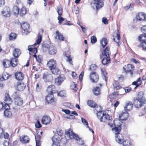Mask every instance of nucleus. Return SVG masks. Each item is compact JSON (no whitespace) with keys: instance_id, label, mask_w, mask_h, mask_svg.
Instances as JSON below:
<instances>
[{"instance_id":"f257e3e1","label":"nucleus","mask_w":146,"mask_h":146,"mask_svg":"<svg viewBox=\"0 0 146 146\" xmlns=\"http://www.w3.org/2000/svg\"><path fill=\"white\" fill-rule=\"evenodd\" d=\"M143 95V92H139L137 97L134 100V105L136 108H140L146 104V100Z\"/></svg>"},{"instance_id":"f03ea898","label":"nucleus","mask_w":146,"mask_h":146,"mask_svg":"<svg viewBox=\"0 0 146 146\" xmlns=\"http://www.w3.org/2000/svg\"><path fill=\"white\" fill-rule=\"evenodd\" d=\"M66 134L69 136L70 139H74L77 141V143L79 144L82 146L84 144V141L82 139L80 138L78 135L75 133L73 132L71 128L65 131Z\"/></svg>"},{"instance_id":"7ed1b4c3","label":"nucleus","mask_w":146,"mask_h":146,"mask_svg":"<svg viewBox=\"0 0 146 146\" xmlns=\"http://www.w3.org/2000/svg\"><path fill=\"white\" fill-rule=\"evenodd\" d=\"M111 130L115 134L116 141L118 143H122L124 140L123 136L120 133L121 128H112Z\"/></svg>"},{"instance_id":"20e7f679","label":"nucleus","mask_w":146,"mask_h":146,"mask_svg":"<svg viewBox=\"0 0 146 146\" xmlns=\"http://www.w3.org/2000/svg\"><path fill=\"white\" fill-rule=\"evenodd\" d=\"M111 128H122L125 127V124L121 120L118 119H115L113 121V125L111 124H108Z\"/></svg>"},{"instance_id":"39448f33","label":"nucleus","mask_w":146,"mask_h":146,"mask_svg":"<svg viewBox=\"0 0 146 146\" xmlns=\"http://www.w3.org/2000/svg\"><path fill=\"white\" fill-rule=\"evenodd\" d=\"M98 118L101 122H106L110 119V117L108 114L103 112H99L98 114Z\"/></svg>"},{"instance_id":"423d86ee","label":"nucleus","mask_w":146,"mask_h":146,"mask_svg":"<svg viewBox=\"0 0 146 146\" xmlns=\"http://www.w3.org/2000/svg\"><path fill=\"white\" fill-rule=\"evenodd\" d=\"M104 1L94 2L91 4V6L94 9L96 8L98 10L100 9L104 6Z\"/></svg>"},{"instance_id":"0eeeda50","label":"nucleus","mask_w":146,"mask_h":146,"mask_svg":"<svg viewBox=\"0 0 146 146\" xmlns=\"http://www.w3.org/2000/svg\"><path fill=\"white\" fill-rule=\"evenodd\" d=\"M37 132L38 136L37 137L35 136V138L36 141V146H40V138H41V136L42 133V132L40 129L36 130V129Z\"/></svg>"},{"instance_id":"6e6552de","label":"nucleus","mask_w":146,"mask_h":146,"mask_svg":"<svg viewBox=\"0 0 146 146\" xmlns=\"http://www.w3.org/2000/svg\"><path fill=\"white\" fill-rule=\"evenodd\" d=\"M90 80L93 82H97L99 79L98 75L95 72H91L90 74Z\"/></svg>"},{"instance_id":"1a4fd4ad","label":"nucleus","mask_w":146,"mask_h":146,"mask_svg":"<svg viewBox=\"0 0 146 146\" xmlns=\"http://www.w3.org/2000/svg\"><path fill=\"white\" fill-rule=\"evenodd\" d=\"M43 79L45 82H49L53 80L52 75L48 72L44 73L43 74Z\"/></svg>"},{"instance_id":"9d476101","label":"nucleus","mask_w":146,"mask_h":146,"mask_svg":"<svg viewBox=\"0 0 146 146\" xmlns=\"http://www.w3.org/2000/svg\"><path fill=\"white\" fill-rule=\"evenodd\" d=\"M134 66L131 64H128L126 66V70L124 67L123 69L125 70L127 74H130V75L132 76L133 74V71L134 70Z\"/></svg>"},{"instance_id":"9b49d317","label":"nucleus","mask_w":146,"mask_h":146,"mask_svg":"<svg viewBox=\"0 0 146 146\" xmlns=\"http://www.w3.org/2000/svg\"><path fill=\"white\" fill-rule=\"evenodd\" d=\"M47 65L50 70L55 68L56 67V61L53 59H50L47 63Z\"/></svg>"},{"instance_id":"f8f14e48","label":"nucleus","mask_w":146,"mask_h":146,"mask_svg":"<svg viewBox=\"0 0 146 146\" xmlns=\"http://www.w3.org/2000/svg\"><path fill=\"white\" fill-rule=\"evenodd\" d=\"M51 121V119L50 117L48 115H44L42 118L41 122L42 123L45 125H47L49 124Z\"/></svg>"},{"instance_id":"ddd939ff","label":"nucleus","mask_w":146,"mask_h":146,"mask_svg":"<svg viewBox=\"0 0 146 146\" xmlns=\"http://www.w3.org/2000/svg\"><path fill=\"white\" fill-rule=\"evenodd\" d=\"M136 18L140 21H146V14L143 12L138 13L136 15Z\"/></svg>"},{"instance_id":"4468645a","label":"nucleus","mask_w":146,"mask_h":146,"mask_svg":"<svg viewBox=\"0 0 146 146\" xmlns=\"http://www.w3.org/2000/svg\"><path fill=\"white\" fill-rule=\"evenodd\" d=\"M17 90L19 91H23L26 87L25 84L21 82H18L15 86Z\"/></svg>"},{"instance_id":"2eb2a0df","label":"nucleus","mask_w":146,"mask_h":146,"mask_svg":"<svg viewBox=\"0 0 146 146\" xmlns=\"http://www.w3.org/2000/svg\"><path fill=\"white\" fill-rule=\"evenodd\" d=\"M60 139V137L57 136H54L52 138V140L53 143L52 146H60V144L59 141Z\"/></svg>"},{"instance_id":"dca6fc26","label":"nucleus","mask_w":146,"mask_h":146,"mask_svg":"<svg viewBox=\"0 0 146 146\" xmlns=\"http://www.w3.org/2000/svg\"><path fill=\"white\" fill-rule=\"evenodd\" d=\"M4 16L6 17H9L10 16V10L8 7H4L1 12Z\"/></svg>"},{"instance_id":"f3484780","label":"nucleus","mask_w":146,"mask_h":146,"mask_svg":"<svg viewBox=\"0 0 146 146\" xmlns=\"http://www.w3.org/2000/svg\"><path fill=\"white\" fill-rule=\"evenodd\" d=\"M45 100L48 104H51L55 100L53 94H48L46 97Z\"/></svg>"},{"instance_id":"a211bd4d","label":"nucleus","mask_w":146,"mask_h":146,"mask_svg":"<svg viewBox=\"0 0 146 146\" xmlns=\"http://www.w3.org/2000/svg\"><path fill=\"white\" fill-rule=\"evenodd\" d=\"M14 103L15 105L21 106L23 104V101L19 97L17 96L14 99Z\"/></svg>"},{"instance_id":"6ab92c4d","label":"nucleus","mask_w":146,"mask_h":146,"mask_svg":"<svg viewBox=\"0 0 146 146\" xmlns=\"http://www.w3.org/2000/svg\"><path fill=\"white\" fill-rule=\"evenodd\" d=\"M102 54L103 56L110 57L111 52L110 50V48L109 47H106L102 52Z\"/></svg>"},{"instance_id":"aec40b11","label":"nucleus","mask_w":146,"mask_h":146,"mask_svg":"<svg viewBox=\"0 0 146 146\" xmlns=\"http://www.w3.org/2000/svg\"><path fill=\"white\" fill-rule=\"evenodd\" d=\"M129 116V114L127 112H124L119 115V119L121 121L126 120Z\"/></svg>"},{"instance_id":"412c9836","label":"nucleus","mask_w":146,"mask_h":146,"mask_svg":"<svg viewBox=\"0 0 146 146\" xmlns=\"http://www.w3.org/2000/svg\"><path fill=\"white\" fill-rule=\"evenodd\" d=\"M20 140L22 143H26L29 142V139L27 136L23 135L20 137Z\"/></svg>"},{"instance_id":"4be33fe9","label":"nucleus","mask_w":146,"mask_h":146,"mask_svg":"<svg viewBox=\"0 0 146 146\" xmlns=\"http://www.w3.org/2000/svg\"><path fill=\"white\" fill-rule=\"evenodd\" d=\"M15 76L16 79L18 80H22L24 78L23 74L21 72H16Z\"/></svg>"},{"instance_id":"5701e85b","label":"nucleus","mask_w":146,"mask_h":146,"mask_svg":"<svg viewBox=\"0 0 146 146\" xmlns=\"http://www.w3.org/2000/svg\"><path fill=\"white\" fill-rule=\"evenodd\" d=\"M48 50L49 53L51 55L55 54L57 52L56 48L53 45L50 46Z\"/></svg>"},{"instance_id":"b1692460","label":"nucleus","mask_w":146,"mask_h":146,"mask_svg":"<svg viewBox=\"0 0 146 146\" xmlns=\"http://www.w3.org/2000/svg\"><path fill=\"white\" fill-rule=\"evenodd\" d=\"M4 103L11 104L12 102V100L9 94L8 93H6L4 98Z\"/></svg>"},{"instance_id":"393cba45","label":"nucleus","mask_w":146,"mask_h":146,"mask_svg":"<svg viewBox=\"0 0 146 146\" xmlns=\"http://www.w3.org/2000/svg\"><path fill=\"white\" fill-rule=\"evenodd\" d=\"M133 106V104L131 102L128 101L126 103L125 106L124 107L125 110V111H129L131 110Z\"/></svg>"},{"instance_id":"a878e982","label":"nucleus","mask_w":146,"mask_h":146,"mask_svg":"<svg viewBox=\"0 0 146 146\" xmlns=\"http://www.w3.org/2000/svg\"><path fill=\"white\" fill-rule=\"evenodd\" d=\"M42 33H38V39L36 40V42L34 44V45H36L39 44L41 43L42 40V33L43 32V30H42Z\"/></svg>"},{"instance_id":"bb28decb","label":"nucleus","mask_w":146,"mask_h":146,"mask_svg":"<svg viewBox=\"0 0 146 146\" xmlns=\"http://www.w3.org/2000/svg\"><path fill=\"white\" fill-rule=\"evenodd\" d=\"M21 54V52L19 49L15 48L13 52V55L16 58H18Z\"/></svg>"},{"instance_id":"cd10ccee","label":"nucleus","mask_w":146,"mask_h":146,"mask_svg":"<svg viewBox=\"0 0 146 146\" xmlns=\"http://www.w3.org/2000/svg\"><path fill=\"white\" fill-rule=\"evenodd\" d=\"M142 83V82L140 78H138L136 81H134L132 83L133 85H135V86L134 87V89L136 88L137 87L140 85Z\"/></svg>"},{"instance_id":"c85d7f7f","label":"nucleus","mask_w":146,"mask_h":146,"mask_svg":"<svg viewBox=\"0 0 146 146\" xmlns=\"http://www.w3.org/2000/svg\"><path fill=\"white\" fill-rule=\"evenodd\" d=\"M56 38H58V40L64 41V37L61 33H60L58 31H56Z\"/></svg>"},{"instance_id":"c756f323","label":"nucleus","mask_w":146,"mask_h":146,"mask_svg":"<svg viewBox=\"0 0 146 146\" xmlns=\"http://www.w3.org/2000/svg\"><path fill=\"white\" fill-rule=\"evenodd\" d=\"M55 90V87L53 85H51L48 86L47 90V91L48 94H53V91Z\"/></svg>"},{"instance_id":"7c9ffc66","label":"nucleus","mask_w":146,"mask_h":146,"mask_svg":"<svg viewBox=\"0 0 146 146\" xmlns=\"http://www.w3.org/2000/svg\"><path fill=\"white\" fill-rule=\"evenodd\" d=\"M21 25V28L24 31H27L29 28V25L27 22L23 23Z\"/></svg>"},{"instance_id":"2f4dec72","label":"nucleus","mask_w":146,"mask_h":146,"mask_svg":"<svg viewBox=\"0 0 146 146\" xmlns=\"http://www.w3.org/2000/svg\"><path fill=\"white\" fill-rule=\"evenodd\" d=\"M110 60V57L105 56L104 57L102 60V62L103 65H106L108 64Z\"/></svg>"},{"instance_id":"473e14b6","label":"nucleus","mask_w":146,"mask_h":146,"mask_svg":"<svg viewBox=\"0 0 146 146\" xmlns=\"http://www.w3.org/2000/svg\"><path fill=\"white\" fill-rule=\"evenodd\" d=\"M101 71L103 78L105 80L106 82H107L108 80L107 73L104 69H101Z\"/></svg>"},{"instance_id":"72a5a7b5","label":"nucleus","mask_w":146,"mask_h":146,"mask_svg":"<svg viewBox=\"0 0 146 146\" xmlns=\"http://www.w3.org/2000/svg\"><path fill=\"white\" fill-rule=\"evenodd\" d=\"M95 108L93 110L94 111V113H96L97 115V117H98V114L99 112H103L102 111V108L101 106H97L96 107V106Z\"/></svg>"},{"instance_id":"f704fd0d","label":"nucleus","mask_w":146,"mask_h":146,"mask_svg":"<svg viewBox=\"0 0 146 146\" xmlns=\"http://www.w3.org/2000/svg\"><path fill=\"white\" fill-rule=\"evenodd\" d=\"M139 39L141 43L146 41V34H143L140 35L139 36Z\"/></svg>"},{"instance_id":"c9c22d12","label":"nucleus","mask_w":146,"mask_h":146,"mask_svg":"<svg viewBox=\"0 0 146 146\" xmlns=\"http://www.w3.org/2000/svg\"><path fill=\"white\" fill-rule=\"evenodd\" d=\"M93 91L95 95L98 96L100 94V89L98 87L94 88Z\"/></svg>"},{"instance_id":"e433bc0d","label":"nucleus","mask_w":146,"mask_h":146,"mask_svg":"<svg viewBox=\"0 0 146 146\" xmlns=\"http://www.w3.org/2000/svg\"><path fill=\"white\" fill-rule=\"evenodd\" d=\"M120 38V35H119V33L118 32L117 33V36L113 39V40L115 42L118 46H119V42Z\"/></svg>"},{"instance_id":"4c0bfd02","label":"nucleus","mask_w":146,"mask_h":146,"mask_svg":"<svg viewBox=\"0 0 146 146\" xmlns=\"http://www.w3.org/2000/svg\"><path fill=\"white\" fill-rule=\"evenodd\" d=\"M10 62L11 65L13 67H15L17 64V60L15 58H11Z\"/></svg>"},{"instance_id":"58836bf2","label":"nucleus","mask_w":146,"mask_h":146,"mask_svg":"<svg viewBox=\"0 0 146 146\" xmlns=\"http://www.w3.org/2000/svg\"><path fill=\"white\" fill-rule=\"evenodd\" d=\"M3 65L5 67L8 68L10 66L11 63L9 61L7 60H5L3 62Z\"/></svg>"},{"instance_id":"ea45409f","label":"nucleus","mask_w":146,"mask_h":146,"mask_svg":"<svg viewBox=\"0 0 146 146\" xmlns=\"http://www.w3.org/2000/svg\"><path fill=\"white\" fill-rule=\"evenodd\" d=\"M87 104L90 107L95 108L96 106V103L93 101L88 100L87 102Z\"/></svg>"},{"instance_id":"a19ab883","label":"nucleus","mask_w":146,"mask_h":146,"mask_svg":"<svg viewBox=\"0 0 146 146\" xmlns=\"http://www.w3.org/2000/svg\"><path fill=\"white\" fill-rule=\"evenodd\" d=\"M113 86L114 89L117 90L121 87V86L118 84V82L114 81L113 84Z\"/></svg>"},{"instance_id":"79ce46f5","label":"nucleus","mask_w":146,"mask_h":146,"mask_svg":"<svg viewBox=\"0 0 146 146\" xmlns=\"http://www.w3.org/2000/svg\"><path fill=\"white\" fill-rule=\"evenodd\" d=\"M48 44L46 42H43L42 44V48L44 52L48 50L49 46Z\"/></svg>"},{"instance_id":"37998d69","label":"nucleus","mask_w":146,"mask_h":146,"mask_svg":"<svg viewBox=\"0 0 146 146\" xmlns=\"http://www.w3.org/2000/svg\"><path fill=\"white\" fill-rule=\"evenodd\" d=\"M107 44V39L106 38H102L100 40V44L103 48H104Z\"/></svg>"},{"instance_id":"c03bdc74","label":"nucleus","mask_w":146,"mask_h":146,"mask_svg":"<svg viewBox=\"0 0 146 146\" xmlns=\"http://www.w3.org/2000/svg\"><path fill=\"white\" fill-rule=\"evenodd\" d=\"M52 73L54 75H56L60 73L59 70L58 68H57L56 67H55V68L52 69V70H50Z\"/></svg>"},{"instance_id":"a18cd8bd","label":"nucleus","mask_w":146,"mask_h":146,"mask_svg":"<svg viewBox=\"0 0 146 146\" xmlns=\"http://www.w3.org/2000/svg\"><path fill=\"white\" fill-rule=\"evenodd\" d=\"M122 143L123 146H131V142L129 140H125Z\"/></svg>"},{"instance_id":"49530a36","label":"nucleus","mask_w":146,"mask_h":146,"mask_svg":"<svg viewBox=\"0 0 146 146\" xmlns=\"http://www.w3.org/2000/svg\"><path fill=\"white\" fill-rule=\"evenodd\" d=\"M13 11L14 15H18L19 12V8L16 6L14 7Z\"/></svg>"},{"instance_id":"de8ad7c7","label":"nucleus","mask_w":146,"mask_h":146,"mask_svg":"<svg viewBox=\"0 0 146 146\" xmlns=\"http://www.w3.org/2000/svg\"><path fill=\"white\" fill-rule=\"evenodd\" d=\"M4 114L5 117H10L11 116L12 113L9 110H5L4 111Z\"/></svg>"},{"instance_id":"09e8293b","label":"nucleus","mask_w":146,"mask_h":146,"mask_svg":"<svg viewBox=\"0 0 146 146\" xmlns=\"http://www.w3.org/2000/svg\"><path fill=\"white\" fill-rule=\"evenodd\" d=\"M26 13L27 11L25 7H23L20 11V15L21 16H23Z\"/></svg>"},{"instance_id":"8fccbe9b","label":"nucleus","mask_w":146,"mask_h":146,"mask_svg":"<svg viewBox=\"0 0 146 146\" xmlns=\"http://www.w3.org/2000/svg\"><path fill=\"white\" fill-rule=\"evenodd\" d=\"M65 79V78L64 77H62L61 76H59L57 79V82L58 84H60L63 82Z\"/></svg>"},{"instance_id":"3c124183","label":"nucleus","mask_w":146,"mask_h":146,"mask_svg":"<svg viewBox=\"0 0 146 146\" xmlns=\"http://www.w3.org/2000/svg\"><path fill=\"white\" fill-rule=\"evenodd\" d=\"M70 88L74 90V91H76L77 90L76 88V84L74 82H73L70 86Z\"/></svg>"},{"instance_id":"603ef678","label":"nucleus","mask_w":146,"mask_h":146,"mask_svg":"<svg viewBox=\"0 0 146 146\" xmlns=\"http://www.w3.org/2000/svg\"><path fill=\"white\" fill-rule=\"evenodd\" d=\"M57 12L58 16L61 15L62 13V8L61 6H59L57 7Z\"/></svg>"},{"instance_id":"864d4df0","label":"nucleus","mask_w":146,"mask_h":146,"mask_svg":"<svg viewBox=\"0 0 146 146\" xmlns=\"http://www.w3.org/2000/svg\"><path fill=\"white\" fill-rule=\"evenodd\" d=\"M16 38V34L14 33H11L9 35V39L10 40H13Z\"/></svg>"},{"instance_id":"5fc2aeb1","label":"nucleus","mask_w":146,"mask_h":146,"mask_svg":"<svg viewBox=\"0 0 146 146\" xmlns=\"http://www.w3.org/2000/svg\"><path fill=\"white\" fill-rule=\"evenodd\" d=\"M141 43L143 50L144 51H146V41L142 42Z\"/></svg>"},{"instance_id":"6e6d98bb","label":"nucleus","mask_w":146,"mask_h":146,"mask_svg":"<svg viewBox=\"0 0 146 146\" xmlns=\"http://www.w3.org/2000/svg\"><path fill=\"white\" fill-rule=\"evenodd\" d=\"M57 134L59 136H61L63 133V131L60 128H57L56 130Z\"/></svg>"},{"instance_id":"4d7b16f0","label":"nucleus","mask_w":146,"mask_h":146,"mask_svg":"<svg viewBox=\"0 0 146 146\" xmlns=\"http://www.w3.org/2000/svg\"><path fill=\"white\" fill-rule=\"evenodd\" d=\"M91 42L92 43L94 44L97 42V39L96 36H92L91 37Z\"/></svg>"},{"instance_id":"13d9d810","label":"nucleus","mask_w":146,"mask_h":146,"mask_svg":"<svg viewBox=\"0 0 146 146\" xmlns=\"http://www.w3.org/2000/svg\"><path fill=\"white\" fill-rule=\"evenodd\" d=\"M81 119L82 122L84 125H86V126L87 128H90L88 125V122L85 119L83 118H81Z\"/></svg>"},{"instance_id":"bf43d9fd","label":"nucleus","mask_w":146,"mask_h":146,"mask_svg":"<svg viewBox=\"0 0 146 146\" xmlns=\"http://www.w3.org/2000/svg\"><path fill=\"white\" fill-rule=\"evenodd\" d=\"M97 66L95 64H92L90 67V70L91 71L95 70L97 68Z\"/></svg>"},{"instance_id":"052dcab7","label":"nucleus","mask_w":146,"mask_h":146,"mask_svg":"<svg viewBox=\"0 0 146 146\" xmlns=\"http://www.w3.org/2000/svg\"><path fill=\"white\" fill-rule=\"evenodd\" d=\"M58 19L59 21L58 23H61L63 21L65 20V19H64L61 17V15L58 16Z\"/></svg>"},{"instance_id":"680f3d73","label":"nucleus","mask_w":146,"mask_h":146,"mask_svg":"<svg viewBox=\"0 0 146 146\" xmlns=\"http://www.w3.org/2000/svg\"><path fill=\"white\" fill-rule=\"evenodd\" d=\"M65 91H61L58 93V96L62 97L64 96L65 94Z\"/></svg>"},{"instance_id":"e2e57ef3","label":"nucleus","mask_w":146,"mask_h":146,"mask_svg":"<svg viewBox=\"0 0 146 146\" xmlns=\"http://www.w3.org/2000/svg\"><path fill=\"white\" fill-rule=\"evenodd\" d=\"M60 141L63 144L66 143L67 142L66 138L65 137L62 138L60 137Z\"/></svg>"},{"instance_id":"0e129e2a","label":"nucleus","mask_w":146,"mask_h":146,"mask_svg":"<svg viewBox=\"0 0 146 146\" xmlns=\"http://www.w3.org/2000/svg\"><path fill=\"white\" fill-rule=\"evenodd\" d=\"M35 126L36 128H41L42 127L41 125L40 122L38 120L35 124Z\"/></svg>"},{"instance_id":"69168bd1","label":"nucleus","mask_w":146,"mask_h":146,"mask_svg":"<svg viewBox=\"0 0 146 146\" xmlns=\"http://www.w3.org/2000/svg\"><path fill=\"white\" fill-rule=\"evenodd\" d=\"M5 103V104L4 107L5 110H10V106H9V104H8L7 103Z\"/></svg>"},{"instance_id":"338daca9","label":"nucleus","mask_w":146,"mask_h":146,"mask_svg":"<svg viewBox=\"0 0 146 146\" xmlns=\"http://www.w3.org/2000/svg\"><path fill=\"white\" fill-rule=\"evenodd\" d=\"M102 22L104 24L107 25L108 23V21L106 17H104L102 19Z\"/></svg>"},{"instance_id":"774afa93","label":"nucleus","mask_w":146,"mask_h":146,"mask_svg":"<svg viewBox=\"0 0 146 146\" xmlns=\"http://www.w3.org/2000/svg\"><path fill=\"white\" fill-rule=\"evenodd\" d=\"M142 32L143 34H146V25L143 27L141 29Z\"/></svg>"}]
</instances>
